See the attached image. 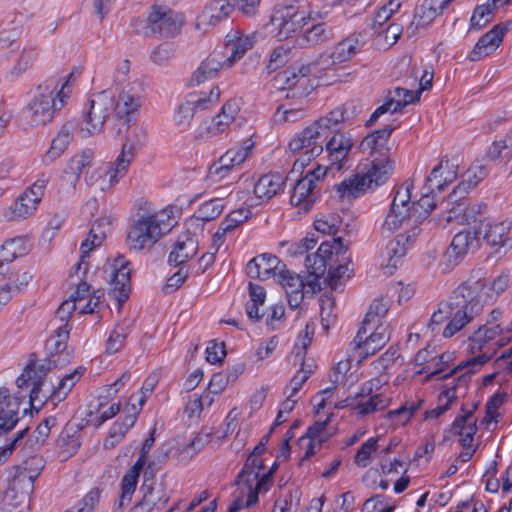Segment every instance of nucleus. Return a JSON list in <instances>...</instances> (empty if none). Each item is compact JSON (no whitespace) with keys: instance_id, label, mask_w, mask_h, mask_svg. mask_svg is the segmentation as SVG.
Listing matches in <instances>:
<instances>
[{"instance_id":"1","label":"nucleus","mask_w":512,"mask_h":512,"mask_svg":"<svg viewBox=\"0 0 512 512\" xmlns=\"http://www.w3.org/2000/svg\"><path fill=\"white\" fill-rule=\"evenodd\" d=\"M485 283L480 280L460 284L452 294L438 304L427 329L435 334L441 331L444 338H451L463 331L482 311Z\"/></svg>"},{"instance_id":"2","label":"nucleus","mask_w":512,"mask_h":512,"mask_svg":"<svg viewBox=\"0 0 512 512\" xmlns=\"http://www.w3.org/2000/svg\"><path fill=\"white\" fill-rule=\"evenodd\" d=\"M413 182L405 181L397 190L390 210L381 227V234L389 236L403 225L412 228V235L419 234V224L427 218L435 207L433 196L423 194L417 202H411Z\"/></svg>"},{"instance_id":"3","label":"nucleus","mask_w":512,"mask_h":512,"mask_svg":"<svg viewBox=\"0 0 512 512\" xmlns=\"http://www.w3.org/2000/svg\"><path fill=\"white\" fill-rule=\"evenodd\" d=\"M48 370H50V362L47 366L45 364H31L25 368L16 380L19 388L31 386L29 402L31 408L37 411L49 398L62 401L83 373L82 368H76L65 374L59 381L58 386L54 387L53 383L47 380Z\"/></svg>"},{"instance_id":"4","label":"nucleus","mask_w":512,"mask_h":512,"mask_svg":"<svg viewBox=\"0 0 512 512\" xmlns=\"http://www.w3.org/2000/svg\"><path fill=\"white\" fill-rule=\"evenodd\" d=\"M319 0H289L274 7L270 26L279 41L295 40L310 22L323 18L325 13L318 9Z\"/></svg>"},{"instance_id":"5","label":"nucleus","mask_w":512,"mask_h":512,"mask_svg":"<svg viewBox=\"0 0 512 512\" xmlns=\"http://www.w3.org/2000/svg\"><path fill=\"white\" fill-rule=\"evenodd\" d=\"M73 73L60 83L57 77H50L38 85L35 95L26 108V117L33 126H45L52 121L56 111L60 110L69 96L66 89Z\"/></svg>"},{"instance_id":"6","label":"nucleus","mask_w":512,"mask_h":512,"mask_svg":"<svg viewBox=\"0 0 512 512\" xmlns=\"http://www.w3.org/2000/svg\"><path fill=\"white\" fill-rule=\"evenodd\" d=\"M370 161V167L366 171L357 173L336 185L341 198H356L389 180L394 172L395 162L390 157Z\"/></svg>"},{"instance_id":"7","label":"nucleus","mask_w":512,"mask_h":512,"mask_svg":"<svg viewBox=\"0 0 512 512\" xmlns=\"http://www.w3.org/2000/svg\"><path fill=\"white\" fill-rule=\"evenodd\" d=\"M175 223L172 210L142 215L129 231L127 244L136 251L149 248L169 232Z\"/></svg>"},{"instance_id":"8","label":"nucleus","mask_w":512,"mask_h":512,"mask_svg":"<svg viewBox=\"0 0 512 512\" xmlns=\"http://www.w3.org/2000/svg\"><path fill=\"white\" fill-rule=\"evenodd\" d=\"M115 96L109 90L93 94L89 100V107L83 113V119L78 129V136L82 139L100 134L104 125L115 111Z\"/></svg>"},{"instance_id":"9","label":"nucleus","mask_w":512,"mask_h":512,"mask_svg":"<svg viewBox=\"0 0 512 512\" xmlns=\"http://www.w3.org/2000/svg\"><path fill=\"white\" fill-rule=\"evenodd\" d=\"M220 98V89L213 86L209 90L188 93L174 110L173 122L181 130H187L196 113L214 106Z\"/></svg>"},{"instance_id":"10","label":"nucleus","mask_w":512,"mask_h":512,"mask_svg":"<svg viewBox=\"0 0 512 512\" xmlns=\"http://www.w3.org/2000/svg\"><path fill=\"white\" fill-rule=\"evenodd\" d=\"M347 249L342 238L337 237L332 242H323L315 253L306 255L305 267L309 273L308 286L311 287L312 294L320 290L319 279L325 274L333 257L344 255Z\"/></svg>"},{"instance_id":"11","label":"nucleus","mask_w":512,"mask_h":512,"mask_svg":"<svg viewBox=\"0 0 512 512\" xmlns=\"http://www.w3.org/2000/svg\"><path fill=\"white\" fill-rule=\"evenodd\" d=\"M327 170L326 166L315 163L303 177L298 179L290 195L291 205L308 212L320 197V184L326 176Z\"/></svg>"},{"instance_id":"12","label":"nucleus","mask_w":512,"mask_h":512,"mask_svg":"<svg viewBox=\"0 0 512 512\" xmlns=\"http://www.w3.org/2000/svg\"><path fill=\"white\" fill-rule=\"evenodd\" d=\"M390 339L388 326L379 324L371 328L370 325H362L356 337L349 345V351H354V358L360 364L367 357L374 355Z\"/></svg>"},{"instance_id":"13","label":"nucleus","mask_w":512,"mask_h":512,"mask_svg":"<svg viewBox=\"0 0 512 512\" xmlns=\"http://www.w3.org/2000/svg\"><path fill=\"white\" fill-rule=\"evenodd\" d=\"M333 129L323 117L314 121L298 133L290 142L292 152L310 151V156H319L323 152V143Z\"/></svg>"},{"instance_id":"14","label":"nucleus","mask_w":512,"mask_h":512,"mask_svg":"<svg viewBox=\"0 0 512 512\" xmlns=\"http://www.w3.org/2000/svg\"><path fill=\"white\" fill-rule=\"evenodd\" d=\"M131 271L130 262L122 255L108 262L104 268L106 278L111 285L110 294L118 302L119 308L129 297Z\"/></svg>"},{"instance_id":"15","label":"nucleus","mask_w":512,"mask_h":512,"mask_svg":"<svg viewBox=\"0 0 512 512\" xmlns=\"http://www.w3.org/2000/svg\"><path fill=\"white\" fill-rule=\"evenodd\" d=\"M155 438L153 434H151L143 443L140 454L136 462L132 465V467L124 474L121 479L120 487L121 494L119 500L117 502V508L123 509L126 505H128L132 496L136 490L138 479L140 476V472L143 469L147 455L154 445Z\"/></svg>"},{"instance_id":"16","label":"nucleus","mask_w":512,"mask_h":512,"mask_svg":"<svg viewBox=\"0 0 512 512\" xmlns=\"http://www.w3.org/2000/svg\"><path fill=\"white\" fill-rule=\"evenodd\" d=\"M479 237L482 236L486 243L499 250L512 247V221H481L478 226Z\"/></svg>"},{"instance_id":"17","label":"nucleus","mask_w":512,"mask_h":512,"mask_svg":"<svg viewBox=\"0 0 512 512\" xmlns=\"http://www.w3.org/2000/svg\"><path fill=\"white\" fill-rule=\"evenodd\" d=\"M125 164V161L116 159L107 168H95L86 174L85 182L88 186L95 187L101 192L107 191L125 177L128 172Z\"/></svg>"},{"instance_id":"18","label":"nucleus","mask_w":512,"mask_h":512,"mask_svg":"<svg viewBox=\"0 0 512 512\" xmlns=\"http://www.w3.org/2000/svg\"><path fill=\"white\" fill-rule=\"evenodd\" d=\"M148 24L152 32L168 38L180 32L183 17L168 8L155 6L148 17Z\"/></svg>"},{"instance_id":"19","label":"nucleus","mask_w":512,"mask_h":512,"mask_svg":"<svg viewBox=\"0 0 512 512\" xmlns=\"http://www.w3.org/2000/svg\"><path fill=\"white\" fill-rule=\"evenodd\" d=\"M362 45L363 42L359 35H351L337 43L331 52L322 53L316 64L321 69H328L333 65L349 61L356 55Z\"/></svg>"},{"instance_id":"20","label":"nucleus","mask_w":512,"mask_h":512,"mask_svg":"<svg viewBox=\"0 0 512 512\" xmlns=\"http://www.w3.org/2000/svg\"><path fill=\"white\" fill-rule=\"evenodd\" d=\"M386 379L374 378L367 381L361 387V391L358 396H369V398L354 406V409L358 410V414L366 416L378 411L385 410L391 404V398L383 393L373 394L375 390H378Z\"/></svg>"},{"instance_id":"21","label":"nucleus","mask_w":512,"mask_h":512,"mask_svg":"<svg viewBox=\"0 0 512 512\" xmlns=\"http://www.w3.org/2000/svg\"><path fill=\"white\" fill-rule=\"evenodd\" d=\"M420 98V91H412L406 88L397 87L389 92V95L381 106H379L370 116L366 122V126H372L378 118L387 113H395L400 111L403 107L418 101Z\"/></svg>"},{"instance_id":"22","label":"nucleus","mask_w":512,"mask_h":512,"mask_svg":"<svg viewBox=\"0 0 512 512\" xmlns=\"http://www.w3.org/2000/svg\"><path fill=\"white\" fill-rule=\"evenodd\" d=\"M392 131L393 128L385 127L369 133L361 140L358 150L370 160L389 157Z\"/></svg>"},{"instance_id":"23","label":"nucleus","mask_w":512,"mask_h":512,"mask_svg":"<svg viewBox=\"0 0 512 512\" xmlns=\"http://www.w3.org/2000/svg\"><path fill=\"white\" fill-rule=\"evenodd\" d=\"M70 329L64 325L55 327L54 334L46 341L45 348L50 355V358L34 364H45L47 366L50 362L52 366L64 365L71 359V354L66 351L67 341L69 338Z\"/></svg>"},{"instance_id":"24","label":"nucleus","mask_w":512,"mask_h":512,"mask_svg":"<svg viewBox=\"0 0 512 512\" xmlns=\"http://www.w3.org/2000/svg\"><path fill=\"white\" fill-rule=\"evenodd\" d=\"M145 90L141 82L134 81L126 85L115 102V114L118 118L128 117L136 113L142 106Z\"/></svg>"},{"instance_id":"25","label":"nucleus","mask_w":512,"mask_h":512,"mask_svg":"<svg viewBox=\"0 0 512 512\" xmlns=\"http://www.w3.org/2000/svg\"><path fill=\"white\" fill-rule=\"evenodd\" d=\"M277 279L284 288L288 304L292 309L298 308L305 294L311 293L308 280L305 282L300 275L292 273L285 266H283V270H279Z\"/></svg>"},{"instance_id":"26","label":"nucleus","mask_w":512,"mask_h":512,"mask_svg":"<svg viewBox=\"0 0 512 512\" xmlns=\"http://www.w3.org/2000/svg\"><path fill=\"white\" fill-rule=\"evenodd\" d=\"M479 234L477 230H463L458 232L452 239V242L444 254L448 266L456 265L464 256L478 246Z\"/></svg>"},{"instance_id":"27","label":"nucleus","mask_w":512,"mask_h":512,"mask_svg":"<svg viewBox=\"0 0 512 512\" xmlns=\"http://www.w3.org/2000/svg\"><path fill=\"white\" fill-rule=\"evenodd\" d=\"M256 43L254 33L246 34L240 30H231L225 37V48L230 53L225 59L227 68H231Z\"/></svg>"},{"instance_id":"28","label":"nucleus","mask_w":512,"mask_h":512,"mask_svg":"<svg viewBox=\"0 0 512 512\" xmlns=\"http://www.w3.org/2000/svg\"><path fill=\"white\" fill-rule=\"evenodd\" d=\"M353 140L350 135L336 132L326 143L331 168L339 171L348 162L349 153L353 148Z\"/></svg>"},{"instance_id":"29","label":"nucleus","mask_w":512,"mask_h":512,"mask_svg":"<svg viewBox=\"0 0 512 512\" xmlns=\"http://www.w3.org/2000/svg\"><path fill=\"white\" fill-rule=\"evenodd\" d=\"M445 7L441 0H424L417 5L414 10L413 18L406 31L409 36H415L422 28L427 27L436 16L441 13Z\"/></svg>"},{"instance_id":"30","label":"nucleus","mask_w":512,"mask_h":512,"mask_svg":"<svg viewBox=\"0 0 512 512\" xmlns=\"http://www.w3.org/2000/svg\"><path fill=\"white\" fill-rule=\"evenodd\" d=\"M40 49L36 45L28 44L11 54V65L7 77L11 80L21 77L39 59Z\"/></svg>"},{"instance_id":"31","label":"nucleus","mask_w":512,"mask_h":512,"mask_svg":"<svg viewBox=\"0 0 512 512\" xmlns=\"http://www.w3.org/2000/svg\"><path fill=\"white\" fill-rule=\"evenodd\" d=\"M79 121L69 120L63 124L56 137L52 140L49 150L42 158L44 164L49 165L59 158L68 148L74 133L78 135Z\"/></svg>"},{"instance_id":"32","label":"nucleus","mask_w":512,"mask_h":512,"mask_svg":"<svg viewBox=\"0 0 512 512\" xmlns=\"http://www.w3.org/2000/svg\"><path fill=\"white\" fill-rule=\"evenodd\" d=\"M251 146H239L229 149L210 168V174L218 179L225 178L248 157Z\"/></svg>"},{"instance_id":"33","label":"nucleus","mask_w":512,"mask_h":512,"mask_svg":"<svg viewBox=\"0 0 512 512\" xmlns=\"http://www.w3.org/2000/svg\"><path fill=\"white\" fill-rule=\"evenodd\" d=\"M283 266L285 265L281 264L276 256L262 254L248 262L246 272L251 278L265 280L270 277H278V272L283 270Z\"/></svg>"},{"instance_id":"34","label":"nucleus","mask_w":512,"mask_h":512,"mask_svg":"<svg viewBox=\"0 0 512 512\" xmlns=\"http://www.w3.org/2000/svg\"><path fill=\"white\" fill-rule=\"evenodd\" d=\"M470 376L468 374H462L453 380L451 386L443 390L438 396V406L434 409L425 412V419L438 418L444 412H446L454 400L458 397V391H465Z\"/></svg>"},{"instance_id":"35","label":"nucleus","mask_w":512,"mask_h":512,"mask_svg":"<svg viewBox=\"0 0 512 512\" xmlns=\"http://www.w3.org/2000/svg\"><path fill=\"white\" fill-rule=\"evenodd\" d=\"M462 414L453 421L450 432L453 435L460 436L459 443L463 448L468 447L474 440L477 428V418L473 414V410H464Z\"/></svg>"},{"instance_id":"36","label":"nucleus","mask_w":512,"mask_h":512,"mask_svg":"<svg viewBox=\"0 0 512 512\" xmlns=\"http://www.w3.org/2000/svg\"><path fill=\"white\" fill-rule=\"evenodd\" d=\"M3 398L0 401V433L12 430L18 420L21 405L20 396H12L7 389H3Z\"/></svg>"},{"instance_id":"37","label":"nucleus","mask_w":512,"mask_h":512,"mask_svg":"<svg viewBox=\"0 0 512 512\" xmlns=\"http://www.w3.org/2000/svg\"><path fill=\"white\" fill-rule=\"evenodd\" d=\"M41 199L24 191L14 204L3 211V217L8 221L26 219L37 210Z\"/></svg>"},{"instance_id":"38","label":"nucleus","mask_w":512,"mask_h":512,"mask_svg":"<svg viewBox=\"0 0 512 512\" xmlns=\"http://www.w3.org/2000/svg\"><path fill=\"white\" fill-rule=\"evenodd\" d=\"M507 31V25L498 24L494 26L477 41L471 52V59L476 61L492 53L501 44Z\"/></svg>"},{"instance_id":"39","label":"nucleus","mask_w":512,"mask_h":512,"mask_svg":"<svg viewBox=\"0 0 512 512\" xmlns=\"http://www.w3.org/2000/svg\"><path fill=\"white\" fill-rule=\"evenodd\" d=\"M33 490L34 486H29L28 483L24 484L13 477L10 480L1 500L3 510L11 512L13 509L20 506L27 500Z\"/></svg>"},{"instance_id":"40","label":"nucleus","mask_w":512,"mask_h":512,"mask_svg":"<svg viewBox=\"0 0 512 512\" xmlns=\"http://www.w3.org/2000/svg\"><path fill=\"white\" fill-rule=\"evenodd\" d=\"M311 23L312 25L309 29L302 31L301 34L295 37L293 47L307 48L324 43L332 38V30L327 28L324 23L316 21Z\"/></svg>"},{"instance_id":"41","label":"nucleus","mask_w":512,"mask_h":512,"mask_svg":"<svg viewBox=\"0 0 512 512\" xmlns=\"http://www.w3.org/2000/svg\"><path fill=\"white\" fill-rule=\"evenodd\" d=\"M285 177L280 173H267L262 175L254 185L255 196L267 201L283 190Z\"/></svg>"},{"instance_id":"42","label":"nucleus","mask_w":512,"mask_h":512,"mask_svg":"<svg viewBox=\"0 0 512 512\" xmlns=\"http://www.w3.org/2000/svg\"><path fill=\"white\" fill-rule=\"evenodd\" d=\"M311 72L310 66L302 65L300 67L288 68L280 72L276 76V82L282 84V89H293L297 88L301 90L303 94L305 92V86L308 82L307 76Z\"/></svg>"},{"instance_id":"43","label":"nucleus","mask_w":512,"mask_h":512,"mask_svg":"<svg viewBox=\"0 0 512 512\" xmlns=\"http://www.w3.org/2000/svg\"><path fill=\"white\" fill-rule=\"evenodd\" d=\"M227 68L225 60H222L220 52H213L201 62L193 73L192 80L197 83H203L207 80L216 78L221 69Z\"/></svg>"},{"instance_id":"44","label":"nucleus","mask_w":512,"mask_h":512,"mask_svg":"<svg viewBox=\"0 0 512 512\" xmlns=\"http://www.w3.org/2000/svg\"><path fill=\"white\" fill-rule=\"evenodd\" d=\"M235 7L233 0H212L202 11L200 19L209 25H216L228 17Z\"/></svg>"},{"instance_id":"45","label":"nucleus","mask_w":512,"mask_h":512,"mask_svg":"<svg viewBox=\"0 0 512 512\" xmlns=\"http://www.w3.org/2000/svg\"><path fill=\"white\" fill-rule=\"evenodd\" d=\"M197 241L189 234H184L174 244L169 255V263L175 266L181 265L192 258L197 252Z\"/></svg>"},{"instance_id":"46","label":"nucleus","mask_w":512,"mask_h":512,"mask_svg":"<svg viewBox=\"0 0 512 512\" xmlns=\"http://www.w3.org/2000/svg\"><path fill=\"white\" fill-rule=\"evenodd\" d=\"M503 332V329L500 325H494L492 327H487L486 325L478 327L471 335H469L468 340L470 342L471 350L474 352L475 350H483L488 345H497L498 341L496 338Z\"/></svg>"},{"instance_id":"47","label":"nucleus","mask_w":512,"mask_h":512,"mask_svg":"<svg viewBox=\"0 0 512 512\" xmlns=\"http://www.w3.org/2000/svg\"><path fill=\"white\" fill-rule=\"evenodd\" d=\"M487 176V169L481 163H474L463 174L462 182L449 195L451 202L457 200L458 195L467 193L468 189L475 187L480 181Z\"/></svg>"},{"instance_id":"48","label":"nucleus","mask_w":512,"mask_h":512,"mask_svg":"<svg viewBox=\"0 0 512 512\" xmlns=\"http://www.w3.org/2000/svg\"><path fill=\"white\" fill-rule=\"evenodd\" d=\"M44 466V459L41 456L33 455L23 461L13 477L24 484L28 483L29 486H34V482L41 474Z\"/></svg>"},{"instance_id":"49","label":"nucleus","mask_w":512,"mask_h":512,"mask_svg":"<svg viewBox=\"0 0 512 512\" xmlns=\"http://www.w3.org/2000/svg\"><path fill=\"white\" fill-rule=\"evenodd\" d=\"M456 165L451 163L447 159H443L440 163L433 168L429 177L427 178V182L429 183L430 188L433 190L437 188L441 190L444 185L447 183H451L456 177V171L454 170Z\"/></svg>"},{"instance_id":"50","label":"nucleus","mask_w":512,"mask_h":512,"mask_svg":"<svg viewBox=\"0 0 512 512\" xmlns=\"http://www.w3.org/2000/svg\"><path fill=\"white\" fill-rule=\"evenodd\" d=\"M145 140L146 132L143 129H134L128 136L126 142L122 145V149L117 156V160L125 161V168L127 170H129L136 151L144 145Z\"/></svg>"},{"instance_id":"51","label":"nucleus","mask_w":512,"mask_h":512,"mask_svg":"<svg viewBox=\"0 0 512 512\" xmlns=\"http://www.w3.org/2000/svg\"><path fill=\"white\" fill-rule=\"evenodd\" d=\"M362 110L360 103L355 101L346 102L343 106L338 107L329 113L324 118L335 131L339 124L347 122L357 116Z\"/></svg>"},{"instance_id":"52","label":"nucleus","mask_w":512,"mask_h":512,"mask_svg":"<svg viewBox=\"0 0 512 512\" xmlns=\"http://www.w3.org/2000/svg\"><path fill=\"white\" fill-rule=\"evenodd\" d=\"M28 240L25 237H16L7 240L0 248V268L4 263H10L28 252Z\"/></svg>"},{"instance_id":"53","label":"nucleus","mask_w":512,"mask_h":512,"mask_svg":"<svg viewBox=\"0 0 512 512\" xmlns=\"http://www.w3.org/2000/svg\"><path fill=\"white\" fill-rule=\"evenodd\" d=\"M408 228L406 235H397L385 248L384 255L387 258L389 265L393 267H396L400 259L406 254L407 248L404 244V240L408 241L410 238L414 237L412 235V228Z\"/></svg>"},{"instance_id":"54","label":"nucleus","mask_w":512,"mask_h":512,"mask_svg":"<svg viewBox=\"0 0 512 512\" xmlns=\"http://www.w3.org/2000/svg\"><path fill=\"white\" fill-rule=\"evenodd\" d=\"M104 224L106 222L104 220H99L93 223L88 237L81 244V261L77 263V269L81 268L83 264V258L88 255L90 251H92L95 247L101 245L102 241L106 236V232L103 229Z\"/></svg>"},{"instance_id":"55","label":"nucleus","mask_w":512,"mask_h":512,"mask_svg":"<svg viewBox=\"0 0 512 512\" xmlns=\"http://www.w3.org/2000/svg\"><path fill=\"white\" fill-rule=\"evenodd\" d=\"M422 403V399H418L417 401H407L398 409L387 412L385 417L387 420L392 422L394 427L406 425L411 420L415 412L421 407Z\"/></svg>"},{"instance_id":"56","label":"nucleus","mask_w":512,"mask_h":512,"mask_svg":"<svg viewBox=\"0 0 512 512\" xmlns=\"http://www.w3.org/2000/svg\"><path fill=\"white\" fill-rule=\"evenodd\" d=\"M272 481V471L259 475L254 485H243L242 494L246 495V506L249 508L258 502V495L268 491Z\"/></svg>"},{"instance_id":"57","label":"nucleus","mask_w":512,"mask_h":512,"mask_svg":"<svg viewBox=\"0 0 512 512\" xmlns=\"http://www.w3.org/2000/svg\"><path fill=\"white\" fill-rule=\"evenodd\" d=\"M263 469V462L258 458L256 454H251L245 464L243 469L238 475L237 483L243 485H254L255 481L260 475V471Z\"/></svg>"},{"instance_id":"58","label":"nucleus","mask_w":512,"mask_h":512,"mask_svg":"<svg viewBox=\"0 0 512 512\" xmlns=\"http://www.w3.org/2000/svg\"><path fill=\"white\" fill-rule=\"evenodd\" d=\"M143 491L142 499L137 502L133 507V512H151L159 502L165 505L169 498L164 495L154 496V488L150 485H143L141 487ZM158 494H163L162 491H158Z\"/></svg>"},{"instance_id":"59","label":"nucleus","mask_w":512,"mask_h":512,"mask_svg":"<svg viewBox=\"0 0 512 512\" xmlns=\"http://www.w3.org/2000/svg\"><path fill=\"white\" fill-rule=\"evenodd\" d=\"M328 420L325 421H317L308 428L306 437H302L300 440L304 441L308 440V448L305 452V457H310L315 453L314 447L317 445L320 447L321 443L327 439V436L324 435V431L327 427Z\"/></svg>"},{"instance_id":"60","label":"nucleus","mask_w":512,"mask_h":512,"mask_svg":"<svg viewBox=\"0 0 512 512\" xmlns=\"http://www.w3.org/2000/svg\"><path fill=\"white\" fill-rule=\"evenodd\" d=\"M225 205L223 198H212L199 206L196 212V218L204 222L212 221L221 215Z\"/></svg>"},{"instance_id":"61","label":"nucleus","mask_w":512,"mask_h":512,"mask_svg":"<svg viewBox=\"0 0 512 512\" xmlns=\"http://www.w3.org/2000/svg\"><path fill=\"white\" fill-rule=\"evenodd\" d=\"M94 159V151L90 148H85L81 152L75 154L70 161L68 169L74 175L73 185L75 186L79 180L80 175L84 169L90 165Z\"/></svg>"},{"instance_id":"62","label":"nucleus","mask_w":512,"mask_h":512,"mask_svg":"<svg viewBox=\"0 0 512 512\" xmlns=\"http://www.w3.org/2000/svg\"><path fill=\"white\" fill-rule=\"evenodd\" d=\"M388 310L389 303L387 301L383 299L374 300L365 315L363 325H370L371 328H374V326L383 324L381 320L386 316Z\"/></svg>"},{"instance_id":"63","label":"nucleus","mask_w":512,"mask_h":512,"mask_svg":"<svg viewBox=\"0 0 512 512\" xmlns=\"http://www.w3.org/2000/svg\"><path fill=\"white\" fill-rule=\"evenodd\" d=\"M314 372L313 364H305L301 362V368L297 371L294 377L285 388V393L295 397L303 384L309 379Z\"/></svg>"},{"instance_id":"64","label":"nucleus","mask_w":512,"mask_h":512,"mask_svg":"<svg viewBox=\"0 0 512 512\" xmlns=\"http://www.w3.org/2000/svg\"><path fill=\"white\" fill-rule=\"evenodd\" d=\"M377 447L378 439L374 437L369 438L358 449L354 457V463L361 468L367 467L370 464L372 454L376 452Z\"/></svg>"}]
</instances>
